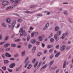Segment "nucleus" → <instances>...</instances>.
<instances>
[{"instance_id": "46", "label": "nucleus", "mask_w": 73, "mask_h": 73, "mask_svg": "<svg viewBox=\"0 0 73 73\" xmlns=\"http://www.w3.org/2000/svg\"><path fill=\"white\" fill-rule=\"evenodd\" d=\"M50 42H53V41H54V39L53 38H51L50 39Z\"/></svg>"}, {"instance_id": "4", "label": "nucleus", "mask_w": 73, "mask_h": 73, "mask_svg": "<svg viewBox=\"0 0 73 73\" xmlns=\"http://www.w3.org/2000/svg\"><path fill=\"white\" fill-rule=\"evenodd\" d=\"M66 48V46L65 45L62 46L60 48V50H61V51H64L65 49Z\"/></svg>"}, {"instance_id": "28", "label": "nucleus", "mask_w": 73, "mask_h": 73, "mask_svg": "<svg viewBox=\"0 0 73 73\" xmlns=\"http://www.w3.org/2000/svg\"><path fill=\"white\" fill-rule=\"evenodd\" d=\"M9 62V61L7 60H5L4 61V63L5 64H7Z\"/></svg>"}, {"instance_id": "63", "label": "nucleus", "mask_w": 73, "mask_h": 73, "mask_svg": "<svg viewBox=\"0 0 73 73\" xmlns=\"http://www.w3.org/2000/svg\"><path fill=\"white\" fill-rule=\"evenodd\" d=\"M42 47H43V48L44 47V46H45V44H44L43 43H42Z\"/></svg>"}, {"instance_id": "56", "label": "nucleus", "mask_w": 73, "mask_h": 73, "mask_svg": "<svg viewBox=\"0 0 73 73\" xmlns=\"http://www.w3.org/2000/svg\"><path fill=\"white\" fill-rule=\"evenodd\" d=\"M29 39H30V38L28 36L27 38V41H29Z\"/></svg>"}, {"instance_id": "16", "label": "nucleus", "mask_w": 73, "mask_h": 73, "mask_svg": "<svg viewBox=\"0 0 73 73\" xmlns=\"http://www.w3.org/2000/svg\"><path fill=\"white\" fill-rule=\"evenodd\" d=\"M31 68H32V65H31V64H29L27 68V69H30Z\"/></svg>"}, {"instance_id": "49", "label": "nucleus", "mask_w": 73, "mask_h": 73, "mask_svg": "<svg viewBox=\"0 0 73 73\" xmlns=\"http://www.w3.org/2000/svg\"><path fill=\"white\" fill-rule=\"evenodd\" d=\"M8 70L10 72H12L13 70H11L9 69H8Z\"/></svg>"}, {"instance_id": "47", "label": "nucleus", "mask_w": 73, "mask_h": 73, "mask_svg": "<svg viewBox=\"0 0 73 73\" xmlns=\"http://www.w3.org/2000/svg\"><path fill=\"white\" fill-rule=\"evenodd\" d=\"M57 68V67L56 66H55L54 67H52V69H53V70H54V69H56Z\"/></svg>"}, {"instance_id": "14", "label": "nucleus", "mask_w": 73, "mask_h": 73, "mask_svg": "<svg viewBox=\"0 0 73 73\" xmlns=\"http://www.w3.org/2000/svg\"><path fill=\"white\" fill-rule=\"evenodd\" d=\"M53 63H54V61H52L49 63V65H50V66H51V65L53 64Z\"/></svg>"}, {"instance_id": "9", "label": "nucleus", "mask_w": 73, "mask_h": 73, "mask_svg": "<svg viewBox=\"0 0 73 73\" xmlns=\"http://www.w3.org/2000/svg\"><path fill=\"white\" fill-rule=\"evenodd\" d=\"M15 66V64L13 63L9 65V68H13Z\"/></svg>"}, {"instance_id": "15", "label": "nucleus", "mask_w": 73, "mask_h": 73, "mask_svg": "<svg viewBox=\"0 0 73 73\" xmlns=\"http://www.w3.org/2000/svg\"><path fill=\"white\" fill-rule=\"evenodd\" d=\"M61 34V31H58L57 33V35L58 36H60Z\"/></svg>"}, {"instance_id": "31", "label": "nucleus", "mask_w": 73, "mask_h": 73, "mask_svg": "<svg viewBox=\"0 0 73 73\" xmlns=\"http://www.w3.org/2000/svg\"><path fill=\"white\" fill-rule=\"evenodd\" d=\"M28 58H29V57H27L26 58L25 60V63H26V62H27V60H28Z\"/></svg>"}, {"instance_id": "22", "label": "nucleus", "mask_w": 73, "mask_h": 73, "mask_svg": "<svg viewBox=\"0 0 73 73\" xmlns=\"http://www.w3.org/2000/svg\"><path fill=\"white\" fill-rule=\"evenodd\" d=\"M13 8V7H7L6 8V10H8V9H12Z\"/></svg>"}, {"instance_id": "8", "label": "nucleus", "mask_w": 73, "mask_h": 73, "mask_svg": "<svg viewBox=\"0 0 73 73\" xmlns=\"http://www.w3.org/2000/svg\"><path fill=\"white\" fill-rule=\"evenodd\" d=\"M36 50V46H34V47H33L32 50V51L33 53H34L35 52Z\"/></svg>"}, {"instance_id": "59", "label": "nucleus", "mask_w": 73, "mask_h": 73, "mask_svg": "<svg viewBox=\"0 0 73 73\" xmlns=\"http://www.w3.org/2000/svg\"><path fill=\"white\" fill-rule=\"evenodd\" d=\"M28 64L27 63H26L25 66L24 68H27V66H28Z\"/></svg>"}, {"instance_id": "18", "label": "nucleus", "mask_w": 73, "mask_h": 73, "mask_svg": "<svg viewBox=\"0 0 73 73\" xmlns=\"http://www.w3.org/2000/svg\"><path fill=\"white\" fill-rule=\"evenodd\" d=\"M9 45H10V44H5L4 46L5 48H7V47H8V46H9Z\"/></svg>"}, {"instance_id": "17", "label": "nucleus", "mask_w": 73, "mask_h": 73, "mask_svg": "<svg viewBox=\"0 0 73 73\" xmlns=\"http://www.w3.org/2000/svg\"><path fill=\"white\" fill-rule=\"evenodd\" d=\"M19 0H15L14 2V4H17L19 3Z\"/></svg>"}, {"instance_id": "1", "label": "nucleus", "mask_w": 73, "mask_h": 73, "mask_svg": "<svg viewBox=\"0 0 73 73\" xmlns=\"http://www.w3.org/2000/svg\"><path fill=\"white\" fill-rule=\"evenodd\" d=\"M19 32L20 33V36H24L25 37V36H27L28 34L27 32H25V30L23 31V27L21 28L20 29Z\"/></svg>"}, {"instance_id": "35", "label": "nucleus", "mask_w": 73, "mask_h": 73, "mask_svg": "<svg viewBox=\"0 0 73 73\" xmlns=\"http://www.w3.org/2000/svg\"><path fill=\"white\" fill-rule=\"evenodd\" d=\"M37 64H38V62H36L34 66V68H36V66L37 65Z\"/></svg>"}, {"instance_id": "12", "label": "nucleus", "mask_w": 73, "mask_h": 73, "mask_svg": "<svg viewBox=\"0 0 73 73\" xmlns=\"http://www.w3.org/2000/svg\"><path fill=\"white\" fill-rule=\"evenodd\" d=\"M60 52H59L56 54L55 56V57H58V56H59V55H60Z\"/></svg>"}, {"instance_id": "26", "label": "nucleus", "mask_w": 73, "mask_h": 73, "mask_svg": "<svg viewBox=\"0 0 73 73\" xmlns=\"http://www.w3.org/2000/svg\"><path fill=\"white\" fill-rule=\"evenodd\" d=\"M53 57H54V55H53V54H52L50 56V59H52V58H53Z\"/></svg>"}, {"instance_id": "6", "label": "nucleus", "mask_w": 73, "mask_h": 73, "mask_svg": "<svg viewBox=\"0 0 73 73\" xmlns=\"http://www.w3.org/2000/svg\"><path fill=\"white\" fill-rule=\"evenodd\" d=\"M9 28H12V29L14 27V25H13L11 23H9Z\"/></svg>"}, {"instance_id": "37", "label": "nucleus", "mask_w": 73, "mask_h": 73, "mask_svg": "<svg viewBox=\"0 0 73 73\" xmlns=\"http://www.w3.org/2000/svg\"><path fill=\"white\" fill-rule=\"evenodd\" d=\"M69 21L70 23H73V19H72L71 18H70L69 19Z\"/></svg>"}, {"instance_id": "34", "label": "nucleus", "mask_w": 73, "mask_h": 73, "mask_svg": "<svg viewBox=\"0 0 73 73\" xmlns=\"http://www.w3.org/2000/svg\"><path fill=\"white\" fill-rule=\"evenodd\" d=\"M2 56L3 58V59H5V55H4V54H3L2 55Z\"/></svg>"}, {"instance_id": "62", "label": "nucleus", "mask_w": 73, "mask_h": 73, "mask_svg": "<svg viewBox=\"0 0 73 73\" xmlns=\"http://www.w3.org/2000/svg\"><path fill=\"white\" fill-rule=\"evenodd\" d=\"M21 47V45H18L17 46L18 48H20Z\"/></svg>"}, {"instance_id": "30", "label": "nucleus", "mask_w": 73, "mask_h": 73, "mask_svg": "<svg viewBox=\"0 0 73 73\" xmlns=\"http://www.w3.org/2000/svg\"><path fill=\"white\" fill-rule=\"evenodd\" d=\"M53 46L52 45H48L47 46V48L49 49L50 48H52Z\"/></svg>"}, {"instance_id": "29", "label": "nucleus", "mask_w": 73, "mask_h": 73, "mask_svg": "<svg viewBox=\"0 0 73 73\" xmlns=\"http://www.w3.org/2000/svg\"><path fill=\"white\" fill-rule=\"evenodd\" d=\"M41 63H39V64L37 66V69H38V68H39L40 66V65H41Z\"/></svg>"}, {"instance_id": "55", "label": "nucleus", "mask_w": 73, "mask_h": 73, "mask_svg": "<svg viewBox=\"0 0 73 73\" xmlns=\"http://www.w3.org/2000/svg\"><path fill=\"white\" fill-rule=\"evenodd\" d=\"M48 27H46L45 26V27H44L43 29V30H46V29Z\"/></svg>"}, {"instance_id": "40", "label": "nucleus", "mask_w": 73, "mask_h": 73, "mask_svg": "<svg viewBox=\"0 0 73 73\" xmlns=\"http://www.w3.org/2000/svg\"><path fill=\"white\" fill-rule=\"evenodd\" d=\"M21 41V39H18L15 40V42H19V41Z\"/></svg>"}, {"instance_id": "19", "label": "nucleus", "mask_w": 73, "mask_h": 73, "mask_svg": "<svg viewBox=\"0 0 73 73\" xmlns=\"http://www.w3.org/2000/svg\"><path fill=\"white\" fill-rule=\"evenodd\" d=\"M66 61H64V64L63 66V68H65V67H66Z\"/></svg>"}, {"instance_id": "50", "label": "nucleus", "mask_w": 73, "mask_h": 73, "mask_svg": "<svg viewBox=\"0 0 73 73\" xmlns=\"http://www.w3.org/2000/svg\"><path fill=\"white\" fill-rule=\"evenodd\" d=\"M45 26L46 27H47L48 28V27H49V23H46V25Z\"/></svg>"}, {"instance_id": "32", "label": "nucleus", "mask_w": 73, "mask_h": 73, "mask_svg": "<svg viewBox=\"0 0 73 73\" xmlns=\"http://www.w3.org/2000/svg\"><path fill=\"white\" fill-rule=\"evenodd\" d=\"M2 25L3 27H6L7 26V25H6V24H5V23H2Z\"/></svg>"}, {"instance_id": "61", "label": "nucleus", "mask_w": 73, "mask_h": 73, "mask_svg": "<svg viewBox=\"0 0 73 73\" xmlns=\"http://www.w3.org/2000/svg\"><path fill=\"white\" fill-rule=\"evenodd\" d=\"M13 24H16V21H13Z\"/></svg>"}, {"instance_id": "57", "label": "nucleus", "mask_w": 73, "mask_h": 73, "mask_svg": "<svg viewBox=\"0 0 73 73\" xmlns=\"http://www.w3.org/2000/svg\"><path fill=\"white\" fill-rule=\"evenodd\" d=\"M56 48V49H58L59 48V45H58L57 46H56L55 47Z\"/></svg>"}, {"instance_id": "33", "label": "nucleus", "mask_w": 73, "mask_h": 73, "mask_svg": "<svg viewBox=\"0 0 73 73\" xmlns=\"http://www.w3.org/2000/svg\"><path fill=\"white\" fill-rule=\"evenodd\" d=\"M53 49H50L49 50V52L50 53H51L52 52V51H53Z\"/></svg>"}, {"instance_id": "2", "label": "nucleus", "mask_w": 73, "mask_h": 73, "mask_svg": "<svg viewBox=\"0 0 73 73\" xmlns=\"http://www.w3.org/2000/svg\"><path fill=\"white\" fill-rule=\"evenodd\" d=\"M68 35V33L67 32H66L65 33H63L62 35V37L61 38H62V39H64V38H65L66 36H67Z\"/></svg>"}, {"instance_id": "5", "label": "nucleus", "mask_w": 73, "mask_h": 73, "mask_svg": "<svg viewBox=\"0 0 73 73\" xmlns=\"http://www.w3.org/2000/svg\"><path fill=\"white\" fill-rule=\"evenodd\" d=\"M35 33H37V34H38V32H33L31 34V37H34L35 36Z\"/></svg>"}, {"instance_id": "13", "label": "nucleus", "mask_w": 73, "mask_h": 73, "mask_svg": "<svg viewBox=\"0 0 73 73\" xmlns=\"http://www.w3.org/2000/svg\"><path fill=\"white\" fill-rule=\"evenodd\" d=\"M59 29H60V27H55V31H57L59 30Z\"/></svg>"}, {"instance_id": "27", "label": "nucleus", "mask_w": 73, "mask_h": 73, "mask_svg": "<svg viewBox=\"0 0 73 73\" xmlns=\"http://www.w3.org/2000/svg\"><path fill=\"white\" fill-rule=\"evenodd\" d=\"M53 35V33H51L49 36H48V38H50L51 37H52Z\"/></svg>"}, {"instance_id": "52", "label": "nucleus", "mask_w": 73, "mask_h": 73, "mask_svg": "<svg viewBox=\"0 0 73 73\" xmlns=\"http://www.w3.org/2000/svg\"><path fill=\"white\" fill-rule=\"evenodd\" d=\"M8 38V36H7L5 37V40H7Z\"/></svg>"}, {"instance_id": "3", "label": "nucleus", "mask_w": 73, "mask_h": 73, "mask_svg": "<svg viewBox=\"0 0 73 73\" xmlns=\"http://www.w3.org/2000/svg\"><path fill=\"white\" fill-rule=\"evenodd\" d=\"M8 4H9V2L8 1H4L2 3V5L5 6L6 5H7Z\"/></svg>"}, {"instance_id": "36", "label": "nucleus", "mask_w": 73, "mask_h": 73, "mask_svg": "<svg viewBox=\"0 0 73 73\" xmlns=\"http://www.w3.org/2000/svg\"><path fill=\"white\" fill-rule=\"evenodd\" d=\"M11 50V48H8L7 49H5V51H9Z\"/></svg>"}, {"instance_id": "21", "label": "nucleus", "mask_w": 73, "mask_h": 73, "mask_svg": "<svg viewBox=\"0 0 73 73\" xmlns=\"http://www.w3.org/2000/svg\"><path fill=\"white\" fill-rule=\"evenodd\" d=\"M38 39L39 41H42V36H39L38 37Z\"/></svg>"}, {"instance_id": "23", "label": "nucleus", "mask_w": 73, "mask_h": 73, "mask_svg": "<svg viewBox=\"0 0 73 73\" xmlns=\"http://www.w3.org/2000/svg\"><path fill=\"white\" fill-rule=\"evenodd\" d=\"M16 44L12 43L11 44V46L12 47H15L16 46Z\"/></svg>"}, {"instance_id": "51", "label": "nucleus", "mask_w": 73, "mask_h": 73, "mask_svg": "<svg viewBox=\"0 0 73 73\" xmlns=\"http://www.w3.org/2000/svg\"><path fill=\"white\" fill-rule=\"evenodd\" d=\"M20 69V68L18 67L16 69V71H18Z\"/></svg>"}, {"instance_id": "20", "label": "nucleus", "mask_w": 73, "mask_h": 73, "mask_svg": "<svg viewBox=\"0 0 73 73\" xmlns=\"http://www.w3.org/2000/svg\"><path fill=\"white\" fill-rule=\"evenodd\" d=\"M36 42V40L33 39L31 41V42L32 44H35Z\"/></svg>"}, {"instance_id": "58", "label": "nucleus", "mask_w": 73, "mask_h": 73, "mask_svg": "<svg viewBox=\"0 0 73 73\" xmlns=\"http://www.w3.org/2000/svg\"><path fill=\"white\" fill-rule=\"evenodd\" d=\"M19 54H16V55H14V57H17L18 56H19Z\"/></svg>"}, {"instance_id": "25", "label": "nucleus", "mask_w": 73, "mask_h": 73, "mask_svg": "<svg viewBox=\"0 0 73 73\" xmlns=\"http://www.w3.org/2000/svg\"><path fill=\"white\" fill-rule=\"evenodd\" d=\"M4 51V49L3 48H0V52H3Z\"/></svg>"}, {"instance_id": "48", "label": "nucleus", "mask_w": 73, "mask_h": 73, "mask_svg": "<svg viewBox=\"0 0 73 73\" xmlns=\"http://www.w3.org/2000/svg\"><path fill=\"white\" fill-rule=\"evenodd\" d=\"M58 11L59 12V13H60V12H61V11H62V9H59Z\"/></svg>"}, {"instance_id": "11", "label": "nucleus", "mask_w": 73, "mask_h": 73, "mask_svg": "<svg viewBox=\"0 0 73 73\" xmlns=\"http://www.w3.org/2000/svg\"><path fill=\"white\" fill-rule=\"evenodd\" d=\"M25 51L23 50V51L21 53V56H24L25 55Z\"/></svg>"}, {"instance_id": "64", "label": "nucleus", "mask_w": 73, "mask_h": 73, "mask_svg": "<svg viewBox=\"0 0 73 73\" xmlns=\"http://www.w3.org/2000/svg\"><path fill=\"white\" fill-rule=\"evenodd\" d=\"M10 2H11V3H14L15 2V1H14V0H10Z\"/></svg>"}, {"instance_id": "53", "label": "nucleus", "mask_w": 73, "mask_h": 73, "mask_svg": "<svg viewBox=\"0 0 73 73\" xmlns=\"http://www.w3.org/2000/svg\"><path fill=\"white\" fill-rule=\"evenodd\" d=\"M36 61V59H35L33 60L32 62L33 63H35V62Z\"/></svg>"}, {"instance_id": "44", "label": "nucleus", "mask_w": 73, "mask_h": 73, "mask_svg": "<svg viewBox=\"0 0 73 73\" xmlns=\"http://www.w3.org/2000/svg\"><path fill=\"white\" fill-rule=\"evenodd\" d=\"M10 60H11V61H13V60H15V58H10Z\"/></svg>"}, {"instance_id": "60", "label": "nucleus", "mask_w": 73, "mask_h": 73, "mask_svg": "<svg viewBox=\"0 0 73 73\" xmlns=\"http://www.w3.org/2000/svg\"><path fill=\"white\" fill-rule=\"evenodd\" d=\"M37 16H42V15L41 14H38L37 15Z\"/></svg>"}, {"instance_id": "41", "label": "nucleus", "mask_w": 73, "mask_h": 73, "mask_svg": "<svg viewBox=\"0 0 73 73\" xmlns=\"http://www.w3.org/2000/svg\"><path fill=\"white\" fill-rule=\"evenodd\" d=\"M5 42H1L0 43V45H2L4 44H5Z\"/></svg>"}, {"instance_id": "10", "label": "nucleus", "mask_w": 73, "mask_h": 73, "mask_svg": "<svg viewBox=\"0 0 73 73\" xmlns=\"http://www.w3.org/2000/svg\"><path fill=\"white\" fill-rule=\"evenodd\" d=\"M48 64H45L42 68H41L40 69V70H42V69H45V68H46Z\"/></svg>"}, {"instance_id": "43", "label": "nucleus", "mask_w": 73, "mask_h": 73, "mask_svg": "<svg viewBox=\"0 0 73 73\" xmlns=\"http://www.w3.org/2000/svg\"><path fill=\"white\" fill-rule=\"evenodd\" d=\"M17 21L19 23L20 22H21V21H22V19H18L17 20Z\"/></svg>"}, {"instance_id": "45", "label": "nucleus", "mask_w": 73, "mask_h": 73, "mask_svg": "<svg viewBox=\"0 0 73 73\" xmlns=\"http://www.w3.org/2000/svg\"><path fill=\"white\" fill-rule=\"evenodd\" d=\"M70 47L68 46L66 48V50H68V49H70Z\"/></svg>"}, {"instance_id": "39", "label": "nucleus", "mask_w": 73, "mask_h": 73, "mask_svg": "<svg viewBox=\"0 0 73 73\" xmlns=\"http://www.w3.org/2000/svg\"><path fill=\"white\" fill-rule=\"evenodd\" d=\"M2 69L4 70H6V67L5 66H3L2 67Z\"/></svg>"}, {"instance_id": "7", "label": "nucleus", "mask_w": 73, "mask_h": 73, "mask_svg": "<svg viewBox=\"0 0 73 73\" xmlns=\"http://www.w3.org/2000/svg\"><path fill=\"white\" fill-rule=\"evenodd\" d=\"M5 55L6 57H12V56L8 53H6Z\"/></svg>"}, {"instance_id": "38", "label": "nucleus", "mask_w": 73, "mask_h": 73, "mask_svg": "<svg viewBox=\"0 0 73 73\" xmlns=\"http://www.w3.org/2000/svg\"><path fill=\"white\" fill-rule=\"evenodd\" d=\"M58 37V36H57V35H55L54 36V38L55 39H56V38H57Z\"/></svg>"}, {"instance_id": "42", "label": "nucleus", "mask_w": 73, "mask_h": 73, "mask_svg": "<svg viewBox=\"0 0 73 73\" xmlns=\"http://www.w3.org/2000/svg\"><path fill=\"white\" fill-rule=\"evenodd\" d=\"M28 48L29 49H31L32 48V45L31 44H29L28 46Z\"/></svg>"}, {"instance_id": "24", "label": "nucleus", "mask_w": 73, "mask_h": 73, "mask_svg": "<svg viewBox=\"0 0 73 73\" xmlns=\"http://www.w3.org/2000/svg\"><path fill=\"white\" fill-rule=\"evenodd\" d=\"M10 21H11V19H10L7 18L6 19V22L7 23H9V22H10Z\"/></svg>"}, {"instance_id": "54", "label": "nucleus", "mask_w": 73, "mask_h": 73, "mask_svg": "<svg viewBox=\"0 0 73 73\" xmlns=\"http://www.w3.org/2000/svg\"><path fill=\"white\" fill-rule=\"evenodd\" d=\"M37 55L38 56H40V55H41V53H40V52H38L37 54Z\"/></svg>"}]
</instances>
